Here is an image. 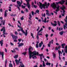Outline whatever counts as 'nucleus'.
<instances>
[{"label": "nucleus", "mask_w": 67, "mask_h": 67, "mask_svg": "<svg viewBox=\"0 0 67 67\" xmlns=\"http://www.w3.org/2000/svg\"><path fill=\"white\" fill-rule=\"evenodd\" d=\"M51 7H52V8L53 9H55L56 8L59 9V6L58 5L57 7V5L55 4V2L53 3L52 4H51Z\"/></svg>", "instance_id": "f257e3e1"}, {"label": "nucleus", "mask_w": 67, "mask_h": 67, "mask_svg": "<svg viewBox=\"0 0 67 67\" xmlns=\"http://www.w3.org/2000/svg\"><path fill=\"white\" fill-rule=\"evenodd\" d=\"M25 1H26L27 4H26L25 3H24V5H27L29 10H30L31 5L29 3V2H30V1H31V0H25Z\"/></svg>", "instance_id": "f03ea898"}, {"label": "nucleus", "mask_w": 67, "mask_h": 67, "mask_svg": "<svg viewBox=\"0 0 67 67\" xmlns=\"http://www.w3.org/2000/svg\"><path fill=\"white\" fill-rule=\"evenodd\" d=\"M11 36L12 37L13 39V40H14V39H15V40H14V42H17V40H16V39H17V38H18V36H16V35H13V34H11Z\"/></svg>", "instance_id": "7ed1b4c3"}, {"label": "nucleus", "mask_w": 67, "mask_h": 67, "mask_svg": "<svg viewBox=\"0 0 67 67\" xmlns=\"http://www.w3.org/2000/svg\"><path fill=\"white\" fill-rule=\"evenodd\" d=\"M39 4H40L39 5V8L41 9V10H42L43 9H43H45V8H46V7H45V4H42V3H41V2H39Z\"/></svg>", "instance_id": "20e7f679"}, {"label": "nucleus", "mask_w": 67, "mask_h": 67, "mask_svg": "<svg viewBox=\"0 0 67 67\" xmlns=\"http://www.w3.org/2000/svg\"><path fill=\"white\" fill-rule=\"evenodd\" d=\"M21 2H20V1H17V3L18 5H19V7H21V4H22V3H23V1H22V0L21 1Z\"/></svg>", "instance_id": "39448f33"}, {"label": "nucleus", "mask_w": 67, "mask_h": 67, "mask_svg": "<svg viewBox=\"0 0 67 67\" xmlns=\"http://www.w3.org/2000/svg\"><path fill=\"white\" fill-rule=\"evenodd\" d=\"M3 31V34H2V35H5V27H3V28L1 29V31Z\"/></svg>", "instance_id": "423d86ee"}, {"label": "nucleus", "mask_w": 67, "mask_h": 67, "mask_svg": "<svg viewBox=\"0 0 67 67\" xmlns=\"http://www.w3.org/2000/svg\"><path fill=\"white\" fill-rule=\"evenodd\" d=\"M64 21L66 23H65V25H64L63 26V28L64 29V30H65L66 27V28H67V20H66V19H64Z\"/></svg>", "instance_id": "0eeeda50"}, {"label": "nucleus", "mask_w": 67, "mask_h": 67, "mask_svg": "<svg viewBox=\"0 0 67 67\" xmlns=\"http://www.w3.org/2000/svg\"><path fill=\"white\" fill-rule=\"evenodd\" d=\"M20 60H21V59H19L18 60V59H15V62L16 64L17 65H19V63H20Z\"/></svg>", "instance_id": "6e6552de"}, {"label": "nucleus", "mask_w": 67, "mask_h": 67, "mask_svg": "<svg viewBox=\"0 0 67 67\" xmlns=\"http://www.w3.org/2000/svg\"><path fill=\"white\" fill-rule=\"evenodd\" d=\"M61 9L62 10H63V13H65V12L64 9H65L66 8L65 6H64V5H63V7L61 8Z\"/></svg>", "instance_id": "1a4fd4ad"}, {"label": "nucleus", "mask_w": 67, "mask_h": 67, "mask_svg": "<svg viewBox=\"0 0 67 67\" xmlns=\"http://www.w3.org/2000/svg\"><path fill=\"white\" fill-rule=\"evenodd\" d=\"M54 23H55V24H53L52 22H51V25H52L53 26H56L57 25V22L55 21H54Z\"/></svg>", "instance_id": "9d476101"}, {"label": "nucleus", "mask_w": 67, "mask_h": 67, "mask_svg": "<svg viewBox=\"0 0 67 67\" xmlns=\"http://www.w3.org/2000/svg\"><path fill=\"white\" fill-rule=\"evenodd\" d=\"M32 52L33 56H36L37 55V53L36 50H34Z\"/></svg>", "instance_id": "9b49d317"}, {"label": "nucleus", "mask_w": 67, "mask_h": 67, "mask_svg": "<svg viewBox=\"0 0 67 67\" xmlns=\"http://www.w3.org/2000/svg\"><path fill=\"white\" fill-rule=\"evenodd\" d=\"M32 54H33V53L32 51H31L29 55V59H31V57H32L33 55H32Z\"/></svg>", "instance_id": "f8f14e48"}, {"label": "nucleus", "mask_w": 67, "mask_h": 67, "mask_svg": "<svg viewBox=\"0 0 67 67\" xmlns=\"http://www.w3.org/2000/svg\"><path fill=\"white\" fill-rule=\"evenodd\" d=\"M64 52L66 54H67V45L65 47V48L64 49Z\"/></svg>", "instance_id": "ddd939ff"}, {"label": "nucleus", "mask_w": 67, "mask_h": 67, "mask_svg": "<svg viewBox=\"0 0 67 67\" xmlns=\"http://www.w3.org/2000/svg\"><path fill=\"white\" fill-rule=\"evenodd\" d=\"M28 52L29 53V55L30 54L31 52V46H29V47L28 48Z\"/></svg>", "instance_id": "4468645a"}, {"label": "nucleus", "mask_w": 67, "mask_h": 67, "mask_svg": "<svg viewBox=\"0 0 67 67\" xmlns=\"http://www.w3.org/2000/svg\"><path fill=\"white\" fill-rule=\"evenodd\" d=\"M43 44V41H41V42H40V43H39V47H41V46H42V44Z\"/></svg>", "instance_id": "2eb2a0df"}, {"label": "nucleus", "mask_w": 67, "mask_h": 67, "mask_svg": "<svg viewBox=\"0 0 67 67\" xmlns=\"http://www.w3.org/2000/svg\"><path fill=\"white\" fill-rule=\"evenodd\" d=\"M24 45V43L23 42H21V43H20L18 45V47H21L22 46H23Z\"/></svg>", "instance_id": "dca6fc26"}, {"label": "nucleus", "mask_w": 67, "mask_h": 67, "mask_svg": "<svg viewBox=\"0 0 67 67\" xmlns=\"http://www.w3.org/2000/svg\"><path fill=\"white\" fill-rule=\"evenodd\" d=\"M0 54H1V55H2V58L3 60V58H4V52H1V53H0Z\"/></svg>", "instance_id": "f3484780"}, {"label": "nucleus", "mask_w": 67, "mask_h": 67, "mask_svg": "<svg viewBox=\"0 0 67 67\" xmlns=\"http://www.w3.org/2000/svg\"><path fill=\"white\" fill-rule=\"evenodd\" d=\"M7 12H8V10H5L4 12V16L5 17H6L7 16Z\"/></svg>", "instance_id": "a211bd4d"}, {"label": "nucleus", "mask_w": 67, "mask_h": 67, "mask_svg": "<svg viewBox=\"0 0 67 67\" xmlns=\"http://www.w3.org/2000/svg\"><path fill=\"white\" fill-rule=\"evenodd\" d=\"M29 19L30 20H31V19L32 18V16L31 15V13H30V14H29Z\"/></svg>", "instance_id": "6ab92c4d"}, {"label": "nucleus", "mask_w": 67, "mask_h": 67, "mask_svg": "<svg viewBox=\"0 0 67 67\" xmlns=\"http://www.w3.org/2000/svg\"><path fill=\"white\" fill-rule=\"evenodd\" d=\"M8 62V60L7 59H6L5 62V67H7V63Z\"/></svg>", "instance_id": "aec40b11"}, {"label": "nucleus", "mask_w": 67, "mask_h": 67, "mask_svg": "<svg viewBox=\"0 0 67 67\" xmlns=\"http://www.w3.org/2000/svg\"><path fill=\"white\" fill-rule=\"evenodd\" d=\"M20 30H21V32H23V35L24 33V30H23V28L22 27H21V28H20Z\"/></svg>", "instance_id": "412c9836"}, {"label": "nucleus", "mask_w": 67, "mask_h": 67, "mask_svg": "<svg viewBox=\"0 0 67 67\" xmlns=\"http://www.w3.org/2000/svg\"><path fill=\"white\" fill-rule=\"evenodd\" d=\"M0 44H1V46H2L3 45V40L2 39L0 41Z\"/></svg>", "instance_id": "4be33fe9"}, {"label": "nucleus", "mask_w": 67, "mask_h": 67, "mask_svg": "<svg viewBox=\"0 0 67 67\" xmlns=\"http://www.w3.org/2000/svg\"><path fill=\"white\" fill-rule=\"evenodd\" d=\"M65 1L63 0H62V2L60 1V4L62 5L64 4V2H65Z\"/></svg>", "instance_id": "5701e85b"}, {"label": "nucleus", "mask_w": 67, "mask_h": 67, "mask_svg": "<svg viewBox=\"0 0 67 67\" xmlns=\"http://www.w3.org/2000/svg\"><path fill=\"white\" fill-rule=\"evenodd\" d=\"M46 64L47 66H48L49 65V66H50L51 65V63H49V62H46Z\"/></svg>", "instance_id": "b1692460"}, {"label": "nucleus", "mask_w": 67, "mask_h": 67, "mask_svg": "<svg viewBox=\"0 0 67 67\" xmlns=\"http://www.w3.org/2000/svg\"><path fill=\"white\" fill-rule=\"evenodd\" d=\"M53 58L54 59L55 58V57H56V55L55 53H54V52H53Z\"/></svg>", "instance_id": "393cba45"}, {"label": "nucleus", "mask_w": 67, "mask_h": 67, "mask_svg": "<svg viewBox=\"0 0 67 67\" xmlns=\"http://www.w3.org/2000/svg\"><path fill=\"white\" fill-rule=\"evenodd\" d=\"M14 58L15 59H17V58H18V54H16L15 56H14Z\"/></svg>", "instance_id": "a878e982"}, {"label": "nucleus", "mask_w": 67, "mask_h": 67, "mask_svg": "<svg viewBox=\"0 0 67 67\" xmlns=\"http://www.w3.org/2000/svg\"><path fill=\"white\" fill-rule=\"evenodd\" d=\"M64 33V31H61L60 32L59 34L61 35H63V33Z\"/></svg>", "instance_id": "bb28decb"}, {"label": "nucleus", "mask_w": 67, "mask_h": 67, "mask_svg": "<svg viewBox=\"0 0 67 67\" xmlns=\"http://www.w3.org/2000/svg\"><path fill=\"white\" fill-rule=\"evenodd\" d=\"M11 52L12 53H16V51L15 50V49H14V48L13 50H12Z\"/></svg>", "instance_id": "cd10ccee"}, {"label": "nucleus", "mask_w": 67, "mask_h": 67, "mask_svg": "<svg viewBox=\"0 0 67 67\" xmlns=\"http://www.w3.org/2000/svg\"><path fill=\"white\" fill-rule=\"evenodd\" d=\"M9 67H13V65H12V63H10L9 64Z\"/></svg>", "instance_id": "c85d7f7f"}, {"label": "nucleus", "mask_w": 67, "mask_h": 67, "mask_svg": "<svg viewBox=\"0 0 67 67\" xmlns=\"http://www.w3.org/2000/svg\"><path fill=\"white\" fill-rule=\"evenodd\" d=\"M46 20H47V18H45L44 19V20H42V22H44V23H46Z\"/></svg>", "instance_id": "c756f323"}, {"label": "nucleus", "mask_w": 67, "mask_h": 67, "mask_svg": "<svg viewBox=\"0 0 67 67\" xmlns=\"http://www.w3.org/2000/svg\"><path fill=\"white\" fill-rule=\"evenodd\" d=\"M42 30H43V29L42 28H41L40 30H39V31H38V33H40V32H41V31H42Z\"/></svg>", "instance_id": "7c9ffc66"}, {"label": "nucleus", "mask_w": 67, "mask_h": 67, "mask_svg": "<svg viewBox=\"0 0 67 67\" xmlns=\"http://www.w3.org/2000/svg\"><path fill=\"white\" fill-rule=\"evenodd\" d=\"M46 15L47 16H51V14H50L49 12L48 13H46Z\"/></svg>", "instance_id": "2f4dec72"}, {"label": "nucleus", "mask_w": 67, "mask_h": 67, "mask_svg": "<svg viewBox=\"0 0 67 67\" xmlns=\"http://www.w3.org/2000/svg\"><path fill=\"white\" fill-rule=\"evenodd\" d=\"M27 53L26 51H25V52H23L22 54L24 55H26V54Z\"/></svg>", "instance_id": "473e14b6"}, {"label": "nucleus", "mask_w": 67, "mask_h": 67, "mask_svg": "<svg viewBox=\"0 0 67 67\" xmlns=\"http://www.w3.org/2000/svg\"><path fill=\"white\" fill-rule=\"evenodd\" d=\"M14 34L15 35H18V32L17 31H15Z\"/></svg>", "instance_id": "72a5a7b5"}, {"label": "nucleus", "mask_w": 67, "mask_h": 67, "mask_svg": "<svg viewBox=\"0 0 67 67\" xmlns=\"http://www.w3.org/2000/svg\"><path fill=\"white\" fill-rule=\"evenodd\" d=\"M1 22H3L2 24H3V25H4V24H5V21L4 20L3 21V20H2V21Z\"/></svg>", "instance_id": "f704fd0d"}, {"label": "nucleus", "mask_w": 67, "mask_h": 67, "mask_svg": "<svg viewBox=\"0 0 67 67\" xmlns=\"http://www.w3.org/2000/svg\"><path fill=\"white\" fill-rule=\"evenodd\" d=\"M39 47V45L38 43H36V48H38Z\"/></svg>", "instance_id": "c9c22d12"}, {"label": "nucleus", "mask_w": 67, "mask_h": 67, "mask_svg": "<svg viewBox=\"0 0 67 67\" xmlns=\"http://www.w3.org/2000/svg\"><path fill=\"white\" fill-rule=\"evenodd\" d=\"M36 12L38 14H39V13L40 12L39 10H36Z\"/></svg>", "instance_id": "e433bc0d"}, {"label": "nucleus", "mask_w": 67, "mask_h": 67, "mask_svg": "<svg viewBox=\"0 0 67 67\" xmlns=\"http://www.w3.org/2000/svg\"><path fill=\"white\" fill-rule=\"evenodd\" d=\"M58 54H59V56H60V50H58Z\"/></svg>", "instance_id": "4c0bfd02"}, {"label": "nucleus", "mask_w": 67, "mask_h": 67, "mask_svg": "<svg viewBox=\"0 0 67 67\" xmlns=\"http://www.w3.org/2000/svg\"><path fill=\"white\" fill-rule=\"evenodd\" d=\"M57 23H58V25L59 26H60V22L59 21H57Z\"/></svg>", "instance_id": "58836bf2"}, {"label": "nucleus", "mask_w": 67, "mask_h": 67, "mask_svg": "<svg viewBox=\"0 0 67 67\" xmlns=\"http://www.w3.org/2000/svg\"><path fill=\"white\" fill-rule=\"evenodd\" d=\"M39 55L40 57H42V56H43V53H42V54H39Z\"/></svg>", "instance_id": "ea45409f"}, {"label": "nucleus", "mask_w": 67, "mask_h": 67, "mask_svg": "<svg viewBox=\"0 0 67 67\" xmlns=\"http://www.w3.org/2000/svg\"><path fill=\"white\" fill-rule=\"evenodd\" d=\"M31 4H32V8H33V6H34V2H32L31 3Z\"/></svg>", "instance_id": "a19ab883"}, {"label": "nucleus", "mask_w": 67, "mask_h": 67, "mask_svg": "<svg viewBox=\"0 0 67 67\" xmlns=\"http://www.w3.org/2000/svg\"><path fill=\"white\" fill-rule=\"evenodd\" d=\"M36 38L38 40H39V37H38V35L37 34L36 36Z\"/></svg>", "instance_id": "79ce46f5"}, {"label": "nucleus", "mask_w": 67, "mask_h": 67, "mask_svg": "<svg viewBox=\"0 0 67 67\" xmlns=\"http://www.w3.org/2000/svg\"><path fill=\"white\" fill-rule=\"evenodd\" d=\"M25 10L26 11V12H29V10L27 9L26 8H25Z\"/></svg>", "instance_id": "37998d69"}, {"label": "nucleus", "mask_w": 67, "mask_h": 67, "mask_svg": "<svg viewBox=\"0 0 67 67\" xmlns=\"http://www.w3.org/2000/svg\"><path fill=\"white\" fill-rule=\"evenodd\" d=\"M21 40H22V39H21V38H20H20H19V39H18V41L19 42H21Z\"/></svg>", "instance_id": "c03bdc74"}, {"label": "nucleus", "mask_w": 67, "mask_h": 67, "mask_svg": "<svg viewBox=\"0 0 67 67\" xmlns=\"http://www.w3.org/2000/svg\"><path fill=\"white\" fill-rule=\"evenodd\" d=\"M58 47H56L55 48V51H58Z\"/></svg>", "instance_id": "a18cd8bd"}, {"label": "nucleus", "mask_w": 67, "mask_h": 67, "mask_svg": "<svg viewBox=\"0 0 67 67\" xmlns=\"http://www.w3.org/2000/svg\"><path fill=\"white\" fill-rule=\"evenodd\" d=\"M31 14L32 15L34 16V13L33 11L31 12Z\"/></svg>", "instance_id": "49530a36"}, {"label": "nucleus", "mask_w": 67, "mask_h": 67, "mask_svg": "<svg viewBox=\"0 0 67 67\" xmlns=\"http://www.w3.org/2000/svg\"><path fill=\"white\" fill-rule=\"evenodd\" d=\"M22 65H21V64H20V66L21 67H25L23 63Z\"/></svg>", "instance_id": "de8ad7c7"}, {"label": "nucleus", "mask_w": 67, "mask_h": 67, "mask_svg": "<svg viewBox=\"0 0 67 67\" xmlns=\"http://www.w3.org/2000/svg\"><path fill=\"white\" fill-rule=\"evenodd\" d=\"M34 8H37V6L36 5H34Z\"/></svg>", "instance_id": "09e8293b"}, {"label": "nucleus", "mask_w": 67, "mask_h": 67, "mask_svg": "<svg viewBox=\"0 0 67 67\" xmlns=\"http://www.w3.org/2000/svg\"><path fill=\"white\" fill-rule=\"evenodd\" d=\"M21 7H22V8L24 9V8H25L26 7H25V6H24V5H21Z\"/></svg>", "instance_id": "8fccbe9b"}, {"label": "nucleus", "mask_w": 67, "mask_h": 67, "mask_svg": "<svg viewBox=\"0 0 67 67\" xmlns=\"http://www.w3.org/2000/svg\"><path fill=\"white\" fill-rule=\"evenodd\" d=\"M19 35H20V36H22V33H21V32H19Z\"/></svg>", "instance_id": "3c124183"}, {"label": "nucleus", "mask_w": 67, "mask_h": 67, "mask_svg": "<svg viewBox=\"0 0 67 67\" xmlns=\"http://www.w3.org/2000/svg\"><path fill=\"white\" fill-rule=\"evenodd\" d=\"M45 36L47 38V37H48V34H46V35H45Z\"/></svg>", "instance_id": "603ef678"}, {"label": "nucleus", "mask_w": 67, "mask_h": 67, "mask_svg": "<svg viewBox=\"0 0 67 67\" xmlns=\"http://www.w3.org/2000/svg\"><path fill=\"white\" fill-rule=\"evenodd\" d=\"M65 43L62 44V46H65Z\"/></svg>", "instance_id": "864d4df0"}, {"label": "nucleus", "mask_w": 67, "mask_h": 67, "mask_svg": "<svg viewBox=\"0 0 67 67\" xmlns=\"http://www.w3.org/2000/svg\"><path fill=\"white\" fill-rule=\"evenodd\" d=\"M56 3L58 5V4H60V1L59 2H56Z\"/></svg>", "instance_id": "5fc2aeb1"}, {"label": "nucleus", "mask_w": 67, "mask_h": 67, "mask_svg": "<svg viewBox=\"0 0 67 67\" xmlns=\"http://www.w3.org/2000/svg\"><path fill=\"white\" fill-rule=\"evenodd\" d=\"M18 23L19 24L20 26H21V24L20 22V21H18Z\"/></svg>", "instance_id": "6e6d98bb"}, {"label": "nucleus", "mask_w": 67, "mask_h": 67, "mask_svg": "<svg viewBox=\"0 0 67 67\" xmlns=\"http://www.w3.org/2000/svg\"><path fill=\"white\" fill-rule=\"evenodd\" d=\"M48 47H50L51 46L49 43H48Z\"/></svg>", "instance_id": "4d7b16f0"}, {"label": "nucleus", "mask_w": 67, "mask_h": 67, "mask_svg": "<svg viewBox=\"0 0 67 67\" xmlns=\"http://www.w3.org/2000/svg\"><path fill=\"white\" fill-rule=\"evenodd\" d=\"M12 1L13 2H15L16 1V0H12Z\"/></svg>", "instance_id": "13d9d810"}, {"label": "nucleus", "mask_w": 67, "mask_h": 67, "mask_svg": "<svg viewBox=\"0 0 67 67\" xmlns=\"http://www.w3.org/2000/svg\"><path fill=\"white\" fill-rule=\"evenodd\" d=\"M15 49H16V50H17V51H19V48H15Z\"/></svg>", "instance_id": "bf43d9fd"}, {"label": "nucleus", "mask_w": 67, "mask_h": 67, "mask_svg": "<svg viewBox=\"0 0 67 67\" xmlns=\"http://www.w3.org/2000/svg\"><path fill=\"white\" fill-rule=\"evenodd\" d=\"M24 34L25 35V36H27L26 31V32H24Z\"/></svg>", "instance_id": "052dcab7"}, {"label": "nucleus", "mask_w": 67, "mask_h": 67, "mask_svg": "<svg viewBox=\"0 0 67 67\" xmlns=\"http://www.w3.org/2000/svg\"><path fill=\"white\" fill-rule=\"evenodd\" d=\"M43 67H45L46 64H45L44 62V64H43Z\"/></svg>", "instance_id": "680f3d73"}, {"label": "nucleus", "mask_w": 67, "mask_h": 67, "mask_svg": "<svg viewBox=\"0 0 67 67\" xmlns=\"http://www.w3.org/2000/svg\"><path fill=\"white\" fill-rule=\"evenodd\" d=\"M0 11L1 12H2L3 11V10L2 9H0Z\"/></svg>", "instance_id": "e2e57ef3"}, {"label": "nucleus", "mask_w": 67, "mask_h": 67, "mask_svg": "<svg viewBox=\"0 0 67 67\" xmlns=\"http://www.w3.org/2000/svg\"><path fill=\"white\" fill-rule=\"evenodd\" d=\"M21 20H23L24 19V18H23V16H22V17L21 18Z\"/></svg>", "instance_id": "0e129e2a"}, {"label": "nucleus", "mask_w": 67, "mask_h": 67, "mask_svg": "<svg viewBox=\"0 0 67 67\" xmlns=\"http://www.w3.org/2000/svg\"><path fill=\"white\" fill-rule=\"evenodd\" d=\"M58 63H57L56 64V67H58Z\"/></svg>", "instance_id": "69168bd1"}, {"label": "nucleus", "mask_w": 67, "mask_h": 67, "mask_svg": "<svg viewBox=\"0 0 67 67\" xmlns=\"http://www.w3.org/2000/svg\"><path fill=\"white\" fill-rule=\"evenodd\" d=\"M65 66L67 65V61H65Z\"/></svg>", "instance_id": "338daca9"}, {"label": "nucleus", "mask_w": 67, "mask_h": 67, "mask_svg": "<svg viewBox=\"0 0 67 67\" xmlns=\"http://www.w3.org/2000/svg\"><path fill=\"white\" fill-rule=\"evenodd\" d=\"M39 67H43V65H42V64H40Z\"/></svg>", "instance_id": "774afa93"}]
</instances>
